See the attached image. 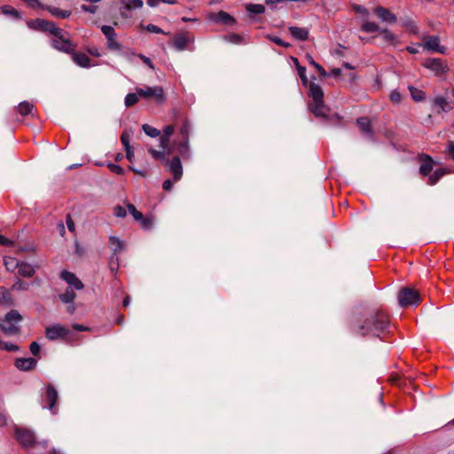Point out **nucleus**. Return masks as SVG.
<instances>
[{"label": "nucleus", "instance_id": "obj_64", "mask_svg": "<svg viewBox=\"0 0 454 454\" xmlns=\"http://www.w3.org/2000/svg\"><path fill=\"white\" fill-rule=\"evenodd\" d=\"M173 183L171 180L167 179L162 184V188L164 191H170L172 189Z\"/></svg>", "mask_w": 454, "mask_h": 454}, {"label": "nucleus", "instance_id": "obj_55", "mask_svg": "<svg viewBox=\"0 0 454 454\" xmlns=\"http://www.w3.org/2000/svg\"><path fill=\"white\" fill-rule=\"evenodd\" d=\"M121 144H122L124 149H128V148L131 147L129 145V136L126 132H123L121 134Z\"/></svg>", "mask_w": 454, "mask_h": 454}, {"label": "nucleus", "instance_id": "obj_34", "mask_svg": "<svg viewBox=\"0 0 454 454\" xmlns=\"http://www.w3.org/2000/svg\"><path fill=\"white\" fill-rule=\"evenodd\" d=\"M127 10H136L143 7L144 3L142 0H121Z\"/></svg>", "mask_w": 454, "mask_h": 454}, {"label": "nucleus", "instance_id": "obj_49", "mask_svg": "<svg viewBox=\"0 0 454 454\" xmlns=\"http://www.w3.org/2000/svg\"><path fill=\"white\" fill-rule=\"evenodd\" d=\"M297 72H298V74H299L303 85H307L308 78L306 75V67H304L302 66H298Z\"/></svg>", "mask_w": 454, "mask_h": 454}, {"label": "nucleus", "instance_id": "obj_36", "mask_svg": "<svg viewBox=\"0 0 454 454\" xmlns=\"http://www.w3.org/2000/svg\"><path fill=\"white\" fill-rule=\"evenodd\" d=\"M2 12L5 15H10V16L13 17L15 20L21 19L20 12L10 5H4L2 7Z\"/></svg>", "mask_w": 454, "mask_h": 454}, {"label": "nucleus", "instance_id": "obj_30", "mask_svg": "<svg viewBox=\"0 0 454 454\" xmlns=\"http://www.w3.org/2000/svg\"><path fill=\"white\" fill-rule=\"evenodd\" d=\"M177 151L184 157H189V138H181V141L177 144Z\"/></svg>", "mask_w": 454, "mask_h": 454}, {"label": "nucleus", "instance_id": "obj_27", "mask_svg": "<svg viewBox=\"0 0 454 454\" xmlns=\"http://www.w3.org/2000/svg\"><path fill=\"white\" fill-rule=\"evenodd\" d=\"M448 171L443 168H437L428 176V184L434 185Z\"/></svg>", "mask_w": 454, "mask_h": 454}, {"label": "nucleus", "instance_id": "obj_16", "mask_svg": "<svg viewBox=\"0 0 454 454\" xmlns=\"http://www.w3.org/2000/svg\"><path fill=\"white\" fill-rule=\"evenodd\" d=\"M60 278L68 284V288L82 290L84 287L82 282L76 277V275L68 270H62L60 273Z\"/></svg>", "mask_w": 454, "mask_h": 454}, {"label": "nucleus", "instance_id": "obj_44", "mask_svg": "<svg viewBox=\"0 0 454 454\" xmlns=\"http://www.w3.org/2000/svg\"><path fill=\"white\" fill-rule=\"evenodd\" d=\"M191 129H192V127H191L190 122L187 120H185L183 122V124L180 128V130H179L181 138H189V134H190Z\"/></svg>", "mask_w": 454, "mask_h": 454}, {"label": "nucleus", "instance_id": "obj_31", "mask_svg": "<svg viewBox=\"0 0 454 454\" xmlns=\"http://www.w3.org/2000/svg\"><path fill=\"white\" fill-rule=\"evenodd\" d=\"M76 294L73 288H67L65 293L59 294V299L64 303H72L75 299Z\"/></svg>", "mask_w": 454, "mask_h": 454}, {"label": "nucleus", "instance_id": "obj_1", "mask_svg": "<svg viewBox=\"0 0 454 454\" xmlns=\"http://www.w3.org/2000/svg\"><path fill=\"white\" fill-rule=\"evenodd\" d=\"M389 324L387 314L380 310H371L355 317L351 321L350 329L357 336L380 338L388 332Z\"/></svg>", "mask_w": 454, "mask_h": 454}, {"label": "nucleus", "instance_id": "obj_33", "mask_svg": "<svg viewBox=\"0 0 454 454\" xmlns=\"http://www.w3.org/2000/svg\"><path fill=\"white\" fill-rule=\"evenodd\" d=\"M409 90L412 99L416 102H421L425 99V92L414 86H409Z\"/></svg>", "mask_w": 454, "mask_h": 454}, {"label": "nucleus", "instance_id": "obj_10", "mask_svg": "<svg viewBox=\"0 0 454 454\" xmlns=\"http://www.w3.org/2000/svg\"><path fill=\"white\" fill-rule=\"evenodd\" d=\"M29 27L35 29H39L43 32H49L52 35H55V34L60 35L62 33V28L57 27L54 22H51L42 19H36L31 21L29 23Z\"/></svg>", "mask_w": 454, "mask_h": 454}, {"label": "nucleus", "instance_id": "obj_45", "mask_svg": "<svg viewBox=\"0 0 454 454\" xmlns=\"http://www.w3.org/2000/svg\"><path fill=\"white\" fill-rule=\"evenodd\" d=\"M12 289L16 291H27L29 289V284L18 278L13 284Z\"/></svg>", "mask_w": 454, "mask_h": 454}, {"label": "nucleus", "instance_id": "obj_50", "mask_svg": "<svg viewBox=\"0 0 454 454\" xmlns=\"http://www.w3.org/2000/svg\"><path fill=\"white\" fill-rule=\"evenodd\" d=\"M108 168L114 174H117V175H123L124 174V169L120 165H117V164H114V163H109L108 164Z\"/></svg>", "mask_w": 454, "mask_h": 454}, {"label": "nucleus", "instance_id": "obj_56", "mask_svg": "<svg viewBox=\"0 0 454 454\" xmlns=\"http://www.w3.org/2000/svg\"><path fill=\"white\" fill-rule=\"evenodd\" d=\"M174 130L175 129L173 125L165 126L162 130L163 134L161 136L170 138L174 133Z\"/></svg>", "mask_w": 454, "mask_h": 454}, {"label": "nucleus", "instance_id": "obj_21", "mask_svg": "<svg viewBox=\"0 0 454 454\" xmlns=\"http://www.w3.org/2000/svg\"><path fill=\"white\" fill-rule=\"evenodd\" d=\"M434 106H438L439 110L437 113H448L450 110H452L453 106L450 105V103L442 96H437L434 99Z\"/></svg>", "mask_w": 454, "mask_h": 454}, {"label": "nucleus", "instance_id": "obj_19", "mask_svg": "<svg viewBox=\"0 0 454 454\" xmlns=\"http://www.w3.org/2000/svg\"><path fill=\"white\" fill-rule=\"evenodd\" d=\"M374 13L382 21L387 23H394L396 21V17L388 9L378 6L374 9Z\"/></svg>", "mask_w": 454, "mask_h": 454}, {"label": "nucleus", "instance_id": "obj_60", "mask_svg": "<svg viewBox=\"0 0 454 454\" xmlns=\"http://www.w3.org/2000/svg\"><path fill=\"white\" fill-rule=\"evenodd\" d=\"M446 153L454 160V141H449L447 144Z\"/></svg>", "mask_w": 454, "mask_h": 454}, {"label": "nucleus", "instance_id": "obj_32", "mask_svg": "<svg viewBox=\"0 0 454 454\" xmlns=\"http://www.w3.org/2000/svg\"><path fill=\"white\" fill-rule=\"evenodd\" d=\"M245 8L249 14H262L265 12V7L259 4H247Z\"/></svg>", "mask_w": 454, "mask_h": 454}, {"label": "nucleus", "instance_id": "obj_41", "mask_svg": "<svg viewBox=\"0 0 454 454\" xmlns=\"http://www.w3.org/2000/svg\"><path fill=\"white\" fill-rule=\"evenodd\" d=\"M223 38L226 42L233 44H241L243 43V37L240 35L235 33L226 35Z\"/></svg>", "mask_w": 454, "mask_h": 454}, {"label": "nucleus", "instance_id": "obj_43", "mask_svg": "<svg viewBox=\"0 0 454 454\" xmlns=\"http://www.w3.org/2000/svg\"><path fill=\"white\" fill-rule=\"evenodd\" d=\"M383 40L391 44H394L397 42V37L388 29H380Z\"/></svg>", "mask_w": 454, "mask_h": 454}, {"label": "nucleus", "instance_id": "obj_20", "mask_svg": "<svg viewBox=\"0 0 454 454\" xmlns=\"http://www.w3.org/2000/svg\"><path fill=\"white\" fill-rule=\"evenodd\" d=\"M356 124L359 126L363 134L369 139H373V131L371 127V121L367 117H360L356 120Z\"/></svg>", "mask_w": 454, "mask_h": 454}, {"label": "nucleus", "instance_id": "obj_13", "mask_svg": "<svg viewBox=\"0 0 454 454\" xmlns=\"http://www.w3.org/2000/svg\"><path fill=\"white\" fill-rule=\"evenodd\" d=\"M423 48L428 51L445 53L446 48L440 45L437 35H427L423 38Z\"/></svg>", "mask_w": 454, "mask_h": 454}, {"label": "nucleus", "instance_id": "obj_8", "mask_svg": "<svg viewBox=\"0 0 454 454\" xmlns=\"http://www.w3.org/2000/svg\"><path fill=\"white\" fill-rule=\"evenodd\" d=\"M44 392L42 393L43 400L46 403L43 405V409H48L52 414L56 413L55 404L59 399V393L51 384H48L44 387Z\"/></svg>", "mask_w": 454, "mask_h": 454}, {"label": "nucleus", "instance_id": "obj_35", "mask_svg": "<svg viewBox=\"0 0 454 454\" xmlns=\"http://www.w3.org/2000/svg\"><path fill=\"white\" fill-rule=\"evenodd\" d=\"M148 152L153 156V159L161 160L165 163L166 156L168 155L166 150L161 149L160 151L155 150L153 148H149Z\"/></svg>", "mask_w": 454, "mask_h": 454}, {"label": "nucleus", "instance_id": "obj_18", "mask_svg": "<svg viewBox=\"0 0 454 454\" xmlns=\"http://www.w3.org/2000/svg\"><path fill=\"white\" fill-rule=\"evenodd\" d=\"M211 20L224 25L232 26L236 23V20L229 13L223 11H220L217 13L211 14Z\"/></svg>", "mask_w": 454, "mask_h": 454}, {"label": "nucleus", "instance_id": "obj_7", "mask_svg": "<svg viewBox=\"0 0 454 454\" xmlns=\"http://www.w3.org/2000/svg\"><path fill=\"white\" fill-rule=\"evenodd\" d=\"M397 298L399 305L403 308L418 305L420 302L419 293L410 287L402 288L398 293Z\"/></svg>", "mask_w": 454, "mask_h": 454}, {"label": "nucleus", "instance_id": "obj_11", "mask_svg": "<svg viewBox=\"0 0 454 454\" xmlns=\"http://www.w3.org/2000/svg\"><path fill=\"white\" fill-rule=\"evenodd\" d=\"M423 65L435 75H442L449 71L446 62L438 58L427 59Z\"/></svg>", "mask_w": 454, "mask_h": 454}, {"label": "nucleus", "instance_id": "obj_22", "mask_svg": "<svg viewBox=\"0 0 454 454\" xmlns=\"http://www.w3.org/2000/svg\"><path fill=\"white\" fill-rule=\"evenodd\" d=\"M288 30L296 40L305 41L309 36V30L305 27L291 26L288 27Z\"/></svg>", "mask_w": 454, "mask_h": 454}, {"label": "nucleus", "instance_id": "obj_46", "mask_svg": "<svg viewBox=\"0 0 454 454\" xmlns=\"http://www.w3.org/2000/svg\"><path fill=\"white\" fill-rule=\"evenodd\" d=\"M170 138L160 136V147L168 152V154L172 153V149L169 146Z\"/></svg>", "mask_w": 454, "mask_h": 454}, {"label": "nucleus", "instance_id": "obj_5", "mask_svg": "<svg viewBox=\"0 0 454 454\" xmlns=\"http://www.w3.org/2000/svg\"><path fill=\"white\" fill-rule=\"evenodd\" d=\"M16 435L18 441L25 447L35 446V448H42L43 450L47 449L48 442L43 441L35 442V434L32 431L23 428L16 429Z\"/></svg>", "mask_w": 454, "mask_h": 454}, {"label": "nucleus", "instance_id": "obj_4", "mask_svg": "<svg viewBox=\"0 0 454 454\" xmlns=\"http://www.w3.org/2000/svg\"><path fill=\"white\" fill-rule=\"evenodd\" d=\"M136 91L140 98L145 99H153L158 105H161L166 101L164 90L161 86H145L143 88H137Z\"/></svg>", "mask_w": 454, "mask_h": 454}, {"label": "nucleus", "instance_id": "obj_61", "mask_svg": "<svg viewBox=\"0 0 454 454\" xmlns=\"http://www.w3.org/2000/svg\"><path fill=\"white\" fill-rule=\"evenodd\" d=\"M390 99L395 103H398L401 100V94L397 90H393L390 93Z\"/></svg>", "mask_w": 454, "mask_h": 454}, {"label": "nucleus", "instance_id": "obj_29", "mask_svg": "<svg viewBox=\"0 0 454 454\" xmlns=\"http://www.w3.org/2000/svg\"><path fill=\"white\" fill-rule=\"evenodd\" d=\"M20 262L16 258L11 256H7L4 259V266L10 272H14L16 270H18Z\"/></svg>", "mask_w": 454, "mask_h": 454}, {"label": "nucleus", "instance_id": "obj_59", "mask_svg": "<svg viewBox=\"0 0 454 454\" xmlns=\"http://www.w3.org/2000/svg\"><path fill=\"white\" fill-rule=\"evenodd\" d=\"M138 57L142 59V61L147 67H149L152 70H154V65H153V63L152 62V60L148 57H146V56H145L143 54H139Z\"/></svg>", "mask_w": 454, "mask_h": 454}, {"label": "nucleus", "instance_id": "obj_38", "mask_svg": "<svg viewBox=\"0 0 454 454\" xmlns=\"http://www.w3.org/2000/svg\"><path fill=\"white\" fill-rule=\"evenodd\" d=\"M109 240L111 242V244L113 246H114V253L113 254L116 255V254L121 251V249H123L124 247V243L122 240H121L118 237H115V236H111L109 238Z\"/></svg>", "mask_w": 454, "mask_h": 454}, {"label": "nucleus", "instance_id": "obj_28", "mask_svg": "<svg viewBox=\"0 0 454 454\" xmlns=\"http://www.w3.org/2000/svg\"><path fill=\"white\" fill-rule=\"evenodd\" d=\"M34 105L28 101H22L18 106V112L22 115L26 116L33 114Z\"/></svg>", "mask_w": 454, "mask_h": 454}, {"label": "nucleus", "instance_id": "obj_12", "mask_svg": "<svg viewBox=\"0 0 454 454\" xmlns=\"http://www.w3.org/2000/svg\"><path fill=\"white\" fill-rule=\"evenodd\" d=\"M166 170L173 174L174 181H179L183 176V167L178 156L165 160Z\"/></svg>", "mask_w": 454, "mask_h": 454}, {"label": "nucleus", "instance_id": "obj_63", "mask_svg": "<svg viewBox=\"0 0 454 454\" xmlns=\"http://www.w3.org/2000/svg\"><path fill=\"white\" fill-rule=\"evenodd\" d=\"M125 152H126V158L129 161L132 162L133 160H134V152L132 150V147L130 148H128V149H125Z\"/></svg>", "mask_w": 454, "mask_h": 454}, {"label": "nucleus", "instance_id": "obj_62", "mask_svg": "<svg viewBox=\"0 0 454 454\" xmlns=\"http://www.w3.org/2000/svg\"><path fill=\"white\" fill-rule=\"evenodd\" d=\"M66 223L67 229L72 232L74 231L75 225L70 215L67 216Z\"/></svg>", "mask_w": 454, "mask_h": 454}, {"label": "nucleus", "instance_id": "obj_39", "mask_svg": "<svg viewBox=\"0 0 454 454\" xmlns=\"http://www.w3.org/2000/svg\"><path fill=\"white\" fill-rule=\"evenodd\" d=\"M142 129L150 137H157L160 134V131L158 129L149 124H143Z\"/></svg>", "mask_w": 454, "mask_h": 454}, {"label": "nucleus", "instance_id": "obj_57", "mask_svg": "<svg viewBox=\"0 0 454 454\" xmlns=\"http://www.w3.org/2000/svg\"><path fill=\"white\" fill-rule=\"evenodd\" d=\"M30 351L31 353L34 355V356H38L39 353H40V350H41V347L40 345L35 342V341H33L31 344H30Z\"/></svg>", "mask_w": 454, "mask_h": 454}, {"label": "nucleus", "instance_id": "obj_15", "mask_svg": "<svg viewBox=\"0 0 454 454\" xmlns=\"http://www.w3.org/2000/svg\"><path fill=\"white\" fill-rule=\"evenodd\" d=\"M193 43V39L191 38L187 34H178L175 35L173 40L169 43L176 51H184L188 49L189 43ZM190 51H193L194 47L189 48Z\"/></svg>", "mask_w": 454, "mask_h": 454}, {"label": "nucleus", "instance_id": "obj_48", "mask_svg": "<svg viewBox=\"0 0 454 454\" xmlns=\"http://www.w3.org/2000/svg\"><path fill=\"white\" fill-rule=\"evenodd\" d=\"M119 269V258L117 255L113 254L110 258V270L113 273H116Z\"/></svg>", "mask_w": 454, "mask_h": 454}, {"label": "nucleus", "instance_id": "obj_2", "mask_svg": "<svg viewBox=\"0 0 454 454\" xmlns=\"http://www.w3.org/2000/svg\"><path fill=\"white\" fill-rule=\"evenodd\" d=\"M308 94L312 98V102L309 104L310 111L317 117H325L328 108L324 103L322 88L315 82H310Z\"/></svg>", "mask_w": 454, "mask_h": 454}, {"label": "nucleus", "instance_id": "obj_23", "mask_svg": "<svg viewBox=\"0 0 454 454\" xmlns=\"http://www.w3.org/2000/svg\"><path fill=\"white\" fill-rule=\"evenodd\" d=\"M72 53V59L73 61L81 67H90V59L85 53H78L74 52V51Z\"/></svg>", "mask_w": 454, "mask_h": 454}, {"label": "nucleus", "instance_id": "obj_26", "mask_svg": "<svg viewBox=\"0 0 454 454\" xmlns=\"http://www.w3.org/2000/svg\"><path fill=\"white\" fill-rule=\"evenodd\" d=\"M426 160L422 161L419 167V172L423 176H428L433 170V160L430 156H425Z\"/></svg>", "mask_w": 454, "mask_h": 454}, {"label": "nucleus", "instance_id": "obj_9", "mask_svg": "<svg viewBox=\"0 0 454 454\" xmlns=\"http://www.w3.org/2000/svg\"><path fill=\"white\" fill-rule=\"evenodd\" d=\"M101 32L104 34L107 40V48L111 51H121L122 45L117 41V34L112 26L103 25Z\"/></svg>", "mask_w": 454, "mask_h": 454}, {"label": "nucleus", "instance_id": "obj_52", "mask_svg": "<svg viewBox=\"0 0 454 454\" xmlns=\"http://www.w3.org/2000/svg\"><path fill=\"white\" fill-rule=\"evenodd\" d=\"M145 29L150 32V33H154V34H164L166 35V33L160 28L158 26L154 25V24H148L146 27H145Z\"/></svg>", "mask_w": 454, "mask_h": 454}, {"label": "nucleus", "instance_id": "obj_37", "mask_svg": "<svg viewBox=\"0 0 454 454\" xmlns=\"http://www.w3.org/2000/svg\"><path fill=\"white\" fill-rule=\"evenodd\" d=\"M139 95L136 91L135 93H129L124 98V104L126 107H130L138 102Z\"/></svg>", "mask_w": 454, "mask_h": 454}, {"label": "nucleus", "instance_id": "obj_14", "mask_svg": "<svg viewBox=\"0 0 454 454\" xmlns=\"http://www.w3.org/2000/svg\"><path fill=\"white\" fill-rule=\"evenodd\" d=\"M70 330L61 325H54L46 328L45 334L50 340H55L59 338H67Z\"/></svg>", "mask_w": 454, "mask_h": 454}, {"label": "nucleus", "instance_id": "obj_47", "mask_svg": "<svg viewBox=\"0 0 454 454\" xmlns=\"http://www.w3.org/2000/svg\"><path fill=\"white\" fill-rule=\"evenodd\" d=\"M140 226L144 230H150L153 228V218L143 216L142 220L138 221Z\"/></svg>", "mask_w": 454, "mask_h": 454}, {"label": "nucleus", "instance_id": "obj_42", "mask_svg": "<svg viewBox=\"0 0 454 454\" xmlns=\"http://www.w3.org/2000/svg\"><path fill=\"white\" fill-rule=\"evenodd\" d=\"M362 30L366 33H374L380 31V27L375 22L366 21L362 25Z\"/></svg>", "mask_w": 454, "mask_h": 454}, {"label": "nucleus", "instance_id": "obj_53", "mask_svg": "<svg viewBox=\"0 0 454 454\" xmlns=\"http://www.w3.org/2000/svg\"><path fill=\"white\" fill-rule=\"evenodd\" d=\"M32 9L41 8L45 10V5L42 4L38 0H23Z\"/></svg>", "mask_w": 454, "mask_h": 454}, {"label": "nucleus", "instance_id": "obj_25", "mask_svg": "<svg viewBox=\"0 0 454 454\" xmlns=\"http://www.w3.org/2000/svg\"><path fill=\"white\" fill-rule=\"evenodd\" d=\"M19 275L24 278H31L35 274V269L27 262H20L18 268Z\"/></svg>", "mask_w": 454, "mask_h": 454}, {"label": "nucleus", "instance_id": "obj_58", "mask_svg": "<svg viewBox=\"0 0 454 454\" xmlns=\"http://www.w3.org/2000/svg\"><path fill=\"white\" fill-rule=\"evenodd\" d=\"M81 9L82 12H90V13H96L97 10H98V6L96 5H86V4H82L81 6Z\"/></svg>", "mask_w": 454, "mask_h": 454}, {"label": "nucleus", "instance_id": "obj_24", "mask_svg": "<svg viewBox=\"0 0 454 454\" xmlns=\"http://www.w3.org/2000/svg\"><path fill=\"white\" fill-rule=\"evenodd\" d=\"M45 10H47L53 17L59 19H67L71 15V11L61 10L55 6L45 5Z\"/></svg>", "mask_w": 454, "mask_h": 454}, {"label": "nucleus", "instance_id": "obj_6", "mask_svg": "<svg viewBox=\"0 0 454 454\" xmlns=\"http://www.w3.org/2000/svg\"><path fill=\"white\" fill-rule=\"evenodd\" d=\"M68 35V33L63 29L60 35L55 34L51 40V46L62 52H73L75 50L76 45L69 40Z\"/></svg>", "mask_w": 454, "mask_h": 454}, {"label": "nucleus", "instance_id": "obj_17", "mask_svg": "<svg viewBox=\"0 0 454 454\" xmlns=\"http://www.w3.org/2000/svg\"><path fill=\"white\" fill-rule=\"evenodd\" d=\"M14 364L19 370L28 372L36 366L37 360L33 357H20L15 360Z\"/></svg>", "mask_w": 454, "mask_h": 454}, {"label": "nucleus", "instance_id": "obj_54", "mask_svg": "<svg viewBox=\"0 0 454 454\" xmlns=\"http://www.w3.org/2000/svg\"><path fill=\"white\" fill-rule=\"evenodd\" d=\"M270 40L275 43L278 45L283 46L285 48H288L290 46V43L284 42L280 37L278 36H269Z\"/></svg>", "mask_w": 454, "mask_h": 454}, {"label": "nucleus", "instance_id": "obj_51", "mask_svg": "<svg viewBox=\"0 0 454 454\" xmlns=\"http://www.w3.org/2000/svg\"><path fill=\"white\" fill-rule=\"evenodd\" d=\"M114 213L116 217H121V218L125 217L127 215L126 209L120 205H117L114 207Z\"/></svg>", "mask_w": 454, "mask_h": 454}, {"label": "nucleus", "instance_id": "obj_3", "mask_svg": "<svg viewBox=\"0 0 454 454\" xmlns=\"http://www.w3.org/2000/svg\"><path fill=\"white\" fill-rule=\"evenodd\" d=\"M21 315L15 309L9 311L3 318H0V328L7 335H13L20 332Z\"/></svg>", "mask_w": 454, "mask_h": 454}, {"label": "nucleus", "instance_id": "obj_40", "mask_svg": "<svg viewBox=\"0 0 454 454\" xmlns=\"http://www.w3.org/2000/svg\"><path fill=\"white\" fill-rule=\"evenodd\" d=\"M0 349L7 352H16L20 350V347L16 344L4 341L0 339Z\"/></svg>", "mask_w": 454, "mask_h": 454}]
</instances>
